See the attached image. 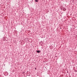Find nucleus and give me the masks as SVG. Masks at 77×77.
I'll return each instance as SVG.
<instances>
[{
  "instance_id": "nucleus-1",
  "label": "nucleus",
  "mask_w": 77,
  "mask_h": 77,
  "mask_svg": "<svg viewBox=\"0 0 77 77\" xmlns=\"http://www.w3.org/2000/svg\"><path fill=\"white\" fill-rule=\"evenodd\" d=\"M36 51L37 53H39V52H40L41 51Z\"/></svg>"
},
{
  "instance_id": "nucleus-2",
  "label": "nucleus",
  "mask_w": 77,
  "mask_h": 77,
  "mask_svg": "<svg viewBox=\"0 0 77 77\" xmlns=\"http://www.w3.org/2000/svg\"><path fill=\"white\" fill-rule=\"evenodd\" d=\"M35 2H38V0H35Z\"/></svg>"
},
{
  "instance_id": "nucleus-3",
  "label": "nucleus",
  "mask_w": 77,
  "mask_h": 77,
  "mask_svg": "<svg viewBox=\"0 0 77 77\" xmlns=\"http://www.w3.org/2000/svg\"><path fill=\"white\" fill-rule=\"evenodd\" d=\"M35 69H36V67H35Z\"/></svg>"
}]
</instances>
